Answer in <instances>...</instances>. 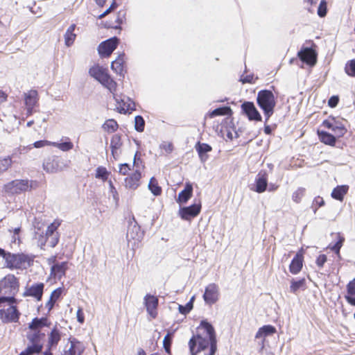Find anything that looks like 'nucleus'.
Segmentation results:
<instances>
[{
	"label": "nucleus",
	"instance_id": "nucleus-4",
	"mask_svg": "<svg viewBox=\"0 0 355 355\" xmlns=\"http://www.w3.org/2000/svg\"><path fill=\"white\" fill-rule=\"evenodd\" d=\"M257 104L263 111L266 122L272 115L276 105L273 93L267 89H263L258 92L257 97Z\"/></svg>",
	"mask_w": 355,
	"mask_h": 355
},
{
	"label": "nucleus",
	"instance_id": "nucleus-5",
	"mask_svg": "<svg viewBox=\"0 0 355 355\" xmlns=\"http://www.w3.org/2000/svg\"><path fill=\"white\" fill-rule=\"evenodd\" d=\"M31 183L28 180H15L6 184L3 190L9 195L19 194L28 191L32 187Z\"/></svg>",
	"mask_w": 355,
	"mask_h": 355
},
{
	"label": "nucleus",
	"instance_id": "nucleus-27",
	"mask_svg": "<svg viewBox=\"0 0 355 355\" xmlns=\"http://www.w3.org/2000/svg\"><path fill=\"white\" fill-rule=\"evenodd\" d=\"M45 336V334L41 331H31L26 335V338L31 344L42 345V341Z\"/></svg>",
	"mask_w": 355,
	"mask_h": 355
},
{
	"label": "nucleus",
	"instance_id": "nucleus-15",
	"mask_svg": "<svg viewBox=\"0 0 355 355\" xmlns=\"http://www.w3.org/2000/svg\"><path fill=\"white\" fill-rule=\"evenodd\" d=\"M70 346L65 349L62 355H82L85 346L76 338L70 340Z\"/></svg>",
	"mask_w": 355,
	"mask_h": 355
},
{
	"label": "nucleus",
	"instance_id": "nucleus-21",
	"mask_svg": "<svg viewBox=\"0 0 355 355\" xmlns=\"http://www.w3.org/2000/svg\"><path fill=\"white\" fill-rule=\"evenodd\" d=\"M276 332V329L272 325H264L259 328L255 335V338L262 339L261 344L263 345L264 338L270 335H272Z\"/></svg>",
	"mask_w": 355,
	"mask_h": 355
},
{
	"label": "nucleus",
	"instance_id": "nucleus-2",
	"mask_svg": "<svg viewBox=\"0 0 355 355\" xmlns=\"http://www.w3.org/2000/svg\"><path fill=\"white\" fill-rule=\"evenodd\" d=\"M89 74L106 87L112 94H114L117 84L111 78L107 69L98 64H94L89 69Z\"/></svg>",
	"mask_w": 355,
	"mask_h": 355
},
{
	"label": "nucleus",
	"instance_id": "nucleus-20",
	"mask_svg": "<svg viewBox=\"0 0 355 355\" xmlns=\"http://www.w3.org/2000/svg\"><path fill=\"white\" fill-rule=\"evenodd\" d=\"M24 103L26 107H35L38 103V93L35 89L29 90L24 93Z\"/></svg>",
	"mask_w": 355,
	"mask_h": 355
},
{
	"label": "nucleus",
	"instance_id": "nucleus-23",
	"mask_svg": "<svg viewBox=\"0 0 355 355\" xmlns=\"http://www.w3.org/2000/svg\"><path fill=\"white\" fill-rule=\"evenodd\" d=\"M49 323L48 319L45 317L40 318H35L28 324V329L31 331H41V329L44 327H48Z\"/></svg>",
	"mask_w": 355,
	"mask_h": 355
},
{
	"label": "nucleus",
	"instance_id": "nucleus-62",
	"mask_svg": "<svg viewBox=\"0 0 355 355\" xmlns=\"http://www.w3.org/2000/svg\"><path fill=\"white\" fill-rule=\"evenodd\" d=\"M253 80V75H248L245 76H242L240 81L243 83H252Z\"/></svg>",
	"mask_w": 355,
	"mask_h": 355
},
{
	"label": "nucleus",
	"instance_id": "nucleus-16",
	"mask_svg": "<svg viewBox=\"0 0 355 355\" xmlns=\"http://www.w3.org/2000/svg\"><path fill=\"white\" fill-rule=\"evenodd\" d=\"M144 304L148 314L153 318H156L157 315V308L158 306V299L154 295H146L144 297Z\"/></svg>",
	"mask_w": 355,
	"mask_h": 355
},
{
	"label": "nucleus",
	"instance_id": "nucleus-51",
	"mask_svg": "<svg viewBox=\"0 0 355 355\" xmlns=\"http://www.w3.org/2000/svg\"><path fill=\"white\" fill-rule=\"evenodd\" d=\"M318 15L320 17H323L327 15V2L325 0H322L318 8Z\"/></svg>",
	"mask_w": 355,
	"mask_h": 355
},
{
	"label": "nucleus",
	"instance_id": "nucleus-1",
	"mask_svg": "<svg viewBox=\"0 0 355 355\" xmlns=\"http://www.w3.org/2000/svg\"><path fill=\"white\" fill-rule=\"evenodd\" d=\"M198 329H203L206 335H193L189 341L191 355H196L201 351L205 355H214L217 350V340L214 327L206 320L200 322Z\"/></svg>",
	"mask_w": 355,
	"mask_h": 355
},
{
	"label": "nucleus",
	"instance_id": "nucleus-40",
	"mask_svg": "<svg viewBox=\"0 0 355 355\" xmlns=\"http://www.w3.org/2000/svg\"><path fill=\"white\" fill-rule=\"evenodd\" d=\"M60 223L59 221L55 220L51 223L48 227L45 232V236L48 238L50 236H52L54 234H56L57 230L60 226Z\"/></svg>",
	"mask_w": 355,
	"mask_h": 355
},
{
	"label": "nucleus",
	"instance_id": "nucleus-26",
	"mask_svg": "<svg viewBox=\"0 0 355 355\" xmlns=\"http://www.w3.org/2000/svg\"><path fill=\"white\" fill-rule=\"evenodd\" d=\"M43 168L48 173L56 172L60 169L59 162L54 157H49L44 162Z\"/></svg>",
	"mask_w": 355,
	"mask_h": 355
},
{
	"label": "nucleus",
	"instance_id": "nucleus-19",
	"mask_svg": "<svg viewBox=\"0 0 355 355\" xmlns=\"http://www.w3.org/2000/svg\"><path fill=\"white\" fill-rule=\"evenodd\" d=\"M141 177V173L138 170H136L133 173L131 174V175L125 178V187L131 189H136L139 186Z\"/></svg>",
	"mask_w": 355,
	"mask_h": 355
},
{
	"label": "nucleus",
	"instance_id": "nucleus-18",
	"mask_svg": "<svg viewBox=\"0 0 355 355\" xmlns=\"http://www.w3.org/2000/svg\"><path fill=\"white\" fill-rule=\"evenodd\" d=\"M254 191L261 193L264 192L268 186V177L266 171H260L255 179Z\"/></svg>",
	"mask_w": 355,
	"mask_h": 355
},
{
	"label": "nucleus",
	"instance_id": "nucleus-25",
	"mask_svg": "<svg viewBox=\"0 0 355 355\" xmlns=\"http://www.w3.org/2000/svg\"><path fill=\"white\" fill-rule=\"evenodd\" d=\"M302 265H303V257L301 254H297L294 257V258L293 259V260L290 264V266H289L290 272L294 275L297 274L302 270Z\"/></svg>",
	"mask_w": 355,
	"mask_h": 355
},
{
	"label": "nucleus",
	"instance_id": "nucleus-63",
	"mask_svg": "<svg viewBox=\"0 0 355 355\" xmlns=\"http://www.w3.org/2000/svg\"><path fill=\"white\" fill-rule=\"evenodd\" d=\"M318 2V0H304V3L307 5V10L310 12H312V10L311 9L310 6L316 4Z\"/></svg>",
	"mask_w": 355,
	"mask_h": 355
},
{
	"label": "nucleus",
	"instance_id": "nucleus-29",
	"mask_svg": "<svg viewBox=\"0 0 355 355\" xmlns=\"http://www.w3.org/2000/svg\"><path fill=\"white\" fill-rule=\"evenodd\" d=\"M347 295L345 297L347 302L349 304L355 306V278L347 285Z\"/></svg>",
	"mask_w": 355,
	"mask_h": 355
},
{
	"label": "nucleus",
	"instance_id": "nucleus-3",
	"mask_svg": "<svg viewBox=\"0 0 355 355\" xmlns=\"http://www.w3.org/2000/svg\"><path fill=\"white\" fill-rule=\"evenodd\" d=\"M34 257L24 253L12 254L8 252L4 266L13 269H26L33 263Z\"/></svg>",
	"mask_w": 355,
	"mask_h": 355
},
{
	"label": "nucleus",
	"instance_id": "nucleus-42",
	"mask_svg": "<svg viewBox=\"0 0 355 355\" xmlns=\"http://www.w3.org/2000/svg\"><path fill=\"white\" fill-rule=\"evenodd\" d=\"M43 348V345H37V344H31L28 345L26 350V352L29 355H33L34 354H39L42 352Z\"/></svg>",
	"mask_w": 355,
	"mask_h": 355
},
{
	"label": "nucleus",
	"instance_id": "nucleus-13",
	"mask_svg": "<svg viewBox=\"0 0 355 355\" xmlns=\"http://www.w3.org/2000/svg\"><path fill=\"white\" fill-rule=\"evenodd\" d=\"M300 59L310 66H313L316 63L317 55L312 49L304 48L297 53Z\"/></svg>",
	"mask_w": 355,
	"mask_h": 355
},
{
	"label": "nucleus",
	"instance_id": "nucleus-44",
	"mask_svg": "<svg viewBox=\"0 0 355 355\" xmlns=\"http://www.w3.org/2000/svg\"><path fill=\"white\" fill-rule=\"evenodd\" d=\"M305 194V189L302 187H299L297 190H295L292 194V199L296 203L300 202L302 198Z\"/></svg>",
	"mask_w": 355,
	"mask_h": 355
},
{
	"label": "nucleus",
	"instance_id": "nucleus-31",
	"mask_svg": "<svg viewBox=\"0 0 355 355\" xmlns=\"http://www.w3.org/2000/svg\"><path fill=\"white\" fill-rule=\"evenodd\" d=\"M76 25L71 24L66 31L64 34V44L67 46H70L74 42L76 35L74 33Z\"/></svg>",
	"mask_w": 355,
	"mask_h": 355
},
{
	"label": "nucleus",
	"instance_id": "nucleus-32",
	"mask_svg": "<svg viewBox=\"0 0 355 355\" xmlns=\"http://www.w3.org/2000/svg\"><path fill=\"white\" fill-rule=\"evenodd\" d=\"M318 136L320 141L324 144L334 146L336 144V137L327 132L318 131Z\"/></svg>",
	"mask_w": 355,
	"mask_h": 355
},
{
	"label": "nucleus",
	"instance_id": "nucleus-46",
	"mask_svg": "<svg viewBox=\"0 0 355 355\" xmlns=\"http://www.w3.org/2000/svg\"><path fill=\"white\" fill-rule=\"evenodd\" d=\"M145 121L141 116H137L135 118V128L138 132H143L144 130Z\"/></svg>",
	"mask_w": 355,
	"mask_h": 355
},
{
	"label": "nucleus",
	"instance_id": "nucleus-6",
	"mask_svg": "<svg viewBox=\"0 0 355 355\" xmlns=\"http://www.w3.org/2000/svg\"><path fill=\"white\" fill-rule=\"evenodd\" d=\"M14 304H9L7 309H0V319L3 323L16 322L18 321L20 313Z\"/></svg>",
	"mask_w": 355,
	"mask_h": 355
},
{
	"label": "nucleus",
	"instance_id": "nucleus-35",
	"mask_svg": "<svg viewBox=\"0 0 355 355\" xmlns=\"http://www.w3.org/2000/svg\"><path fill=\"white\" fill-rule=\"evenodd\" d=\"M232 114V109L230 107H221L216 108L209 113L211 118L216 116L230 115Z\"/></svg>",
	"mask_w": 355,
	"mask_h": 355
},
{
	"label": "nucleus",
	"instance_id": "nucleus-61",
	"mask_svg": "<svg viewBox=\"0 0 355 355\" xmlns=\"http://www.w3.org/2000/svg\"><path fill=\"white\" fill-rule=\"evenodd\" d=\"M77 320L83 324L85 321L84 313L81 308H79L76 313Z\"/></svg>",
	"mask_w": 355,
	"mask_h": 355
},
{
	"label": "nucleus",
	"instance_id": "nucleus-33",
	"mask_svg": "<svg viewBox=\"0 0 355 355\" xmlns=\"http://www.w3.org/2000/svg\"><path fill=\"white\" fill-rule=\"evenodd\" d=\"M306 288L305 279H293L291 282L290 291L296 293L299 290H304Z\"/></svg>",
	"mask_w": 355,
	"mask_h": 355
},
{
	"label": "nucleus",
	"instance_id": "nucleus-50",
	"mask_svg": "<svg viewBox=\"0 0 355 355\" xmlns=\"http://www.w3.org/2000/svg\"><path fill=\"white\" fill-rule=\"evenodd\" d=\"M172 334L168 333L164 338L163 345L167 353H170V347L171 345Z\"/></svg>",
	"mask_w": 355,
	"mask_h": 355
},
{
	"label": "nucleus",
	"instance_id": "nucleus-24",
	"mask_svg": "<svg viewBox=\"0 0 355 355\" xmlns=\"http://www.w3.org/2000/svg\"><path fill=\"white\" fill-rule=\"evenodd\" d=\"M61 339V333L59 329L54 327L49 334L47 347L52 349L57 346Z\"/></svg>",
	"mask_w": 355,
	"mask_h": 355
},
{
	"label": "nucleus",
	"instance_id": "nucleus-10",
	"mask_svg": "<svg viewBox=\"0 0 355 355\" xmlns=\"http://www.w3.org/2000/svg\"><path fill=\"white\" fill-rule=\"evenodd\" d=\"M113 96L118 105L117 108L121 113H126L127 112L135 110V103L130 98L126 96L121 98V96H118L115 93Z\"/></svg>",
	"mask_w": 355,
	"mask_h": 355
},
{
	"label": "nucleus",
	"instance_id": "nucleus-41",
	"mask_svg": "<svg viewBox=\"0 0 355 355\" xmlns=\"http://www.w3.org/2000/svg\"><path fill=\"white\" fill-rule=\"evenodd\" d=\"M109 176V172L105 167L99 166L96 170L95 177L98 179H101L103 181L107 180Z\"/></svg>",
	"mask_w": 355,
	"mask_h": 355
},
{
	"label": "nucleus",
	"instance_id": "nucleus-48",
	"mask_svg": "<svg viewBox=\"0 0 355 355\" xmlns=\"http://www.w3.org/2000/svg\"><path fill=\"white\" fill-rule=\"evenodd\" d=\"M35 239L37 240V245L40 247V248L43 249L45 244L47 243V237L42 232L40 234L38 232L35 233Z\"/></svg>",
	"mask_w": 355,
	"mask_h": 355
},
{
	"label": "nucleus",
	"instance_id": "nucleus-39",
	"mask_svg": "<svg viewBox=\"0 0 355 355\" xmlns=\"http://www.w3.org/2000/svg\"><path fill=\"white\" fill-rule=\"evenodd\" d=\"M12 164V159L8 156L4 158H0V174L6 171Z\"/></svg>",
	"mask_w": 355,
	"mask_h": 355
},
{
	"label": "nucleus",
	"instance_id": "nucleus-28",
	"mask_svg": "<svg viewBox=\"0 0 355 355\" xmlns=\"http://www.w3.org/2000/svg\"><path fill=\"white\" fill-rule=\"evenodd\" d=\"M195 148L198 153V155L202 162H205L207 159V156L205 153L211 151L212 148L207 144L198 142L196 144Z\"/></svg>",
	"mask_w": 355,
	"mask_h": 355
},
{
	"label": "nucleus",
	"instance_id": "nucleus-47",
	"mask_svg": "<svg viewBox=\"0 0 355 355\" xmlns=\"http://www.w3.org/2000/svg\"><path fill=\"white\" fill-rule=\"evenodd\" d=\"M332 131L337 137H340L346 133L347 130L343 125L336 123Z\"/></svg>",
	"mask_w": 355,
	"mask_h": 355
},
{
	"label": "nucleus",
	"instance_id": "nucleus-57",
	"mask_svg": "<svg viewBox=\"0 0 355 355\" xmlns=\"http://www.w3.org/2000/svg\"><path fill=\"white\" fill-rule=\"evenodd\" d=\"M45 146H52V141L46 140L37 141L33 144V146L37 148H42Z\"/></svg>",
	"mask_w": 355,
	"mask_h": 355
},
{
	"label": "nucleus",
	"instance_id": "nucleus-53",
	"mask_svg": "<svg viewBox=\"0 0 355 355\" xmlns=\"http://www.w3.org/2000/svg\"><path fill=\"white\" fill-rule=\"evenodd\" d=\"M59 237L60 235L58 232L53 234L52 236H49L47 242L49 243V246H51V248H54L59 241Z\"/></svg>",
	"mask_w": 355,
	"mask_h": 355
},
{
	"label": "nucleus",
	"instance_id": "nucleus-58",
	"mask_svg": "<svg viewBox=\"0 0 355 355\" xmlns=\"http://www.w3.org/2000/svg\"><path fill=\"white\" fill-rule=\"evenodd\" d=\"M327 256L325 254H320L316 259V264L319 268L323 267L324 263L327 261Z\"/></svg>",
	"mask_w": 355,
	"mask_h": 355
},
{
	"label": "nucleus",
	"instance_id": "nucleus-36",
	"mask_svg": "<svg viewBox=\"0 0 355 355\" xmlns=\"http://www.w3.org/2000/svg\"><path fill=\"white\" fill-rule=\"evenodd\" d=\"M66 139V141L62 143L52 142V146L63 152H67L73 148V144L70 141L69 138H67Z\"/></svg>",
	"mask_w": 355,
	"mask_h": 355
},
{
	"label": "nucleus",
	"instance_id": "nucleus-8",
	"mask_svg": "<svg viewBox=\"0 0 355 355\" xmlns=\"http://www.w3.org/2000/svg\"><path fill=\"white\" fill-rule=\"evenodd\" d=\"M118 39L116 37L108 39L101 42L98 47V51L101 57H108L116 48Z\"/></svg>",
	"mask_w": 355,
	"mask_h": 355
},
{
	"label": "nucleus",
	"instance_id": "nucleus-17",
	"mask_svg": "<svg viewBox=\"0 0 355 355\" xmlns=\"http://www.w3.org/2000/svg\"><path fill=\"white\" fill-rule=\"evenodd\" d=\"M68 269V262L63 261L53 264L51 267V276L54 279L60 280L65 276L66 271Z\"/></svg>",
	"mask_w": 355,
	"mask_h": 355
},
{
	"label": "nucleus",
	"instance_id": "nucleus-64",
	"mask_svg": "<svg viewBox=\"0 0 355 355\" xmlns=\"http://www.w3.org/2000/svg\"><path fill=\"white\" fill-rule=\"evenodd\" d=\"M55 302V301L49 298V301L46 304V307L49 311H50L53 308Z\"/></svg>",
	"mask_w": 355,
	"mask_h": 355
},
{
	"label": "nucleus",
	"instance_id": "nucleus-49",
	"mask_svg": "<svg viewBox=\"0 0 355 355\" xmlns=\"http://www.w3.org/2000/svg\"><path fill=\"white\" fill-rule=\"evenodd\" d=\"M121 146V137L119 135L112 137L110 141V148L115 150H119Z\"/></svg>",
	"mask_w": 355,
	"mask_h": 355
},
{
	"label": "nucleus",
	"instance_id": "nucleus-55",
	"mask_svg": "<svg viewBox=\"0 0 355 355\" xmlns=\"http://www.w3.org/2000/svg\"><path fill=\"white\" fill-rule=\"evenodd\" d=\"M62 293V288H58L55 289L51 294L50 299L57 301L59 297L61 296Z\"/></svg>",
	"mask_w": 355,
	"mask_h": 355
},
{
	"label": "nucleus",
	"instance_id": "nucleus-11",
	"mask_svg": "<svg viewBox=\"0 0 355 355\" xmlns=\"http://www.w3.org/2000/svg\"><path fill=\"white\" fill-rule=\"evenodd\" d=\"M201 210V205L193 204L189 207L181 208L179 211L180 217L187 220H191L192 218L198 215Z\"/></svg>",
	"mask_w": 355,
	"mask_h": 355
},
{
	"label": "nucleus",
	"instance_id": "nucleus-9",
	"mask_svg": "<svg viewBox=\"0 0 355 355\" xmlns=\"http://www.w3.org/2000/svg\"><path fill=\"white\" fill-rule=\"evenodd\" d=\"M143 237V232L141 231L139 225L137 224L134 216H132L129 220V226L127 232V239L128 241L135 240L139 241Z\"/></svg>",
	"mask_w": 355,
	"mask_h": 355
},
{
	"label": "nucleus",
	"instance_id": "nucleus-14",
	"mask_svg": "<svg viewBox=\"0 0 355 355\" xmlns=\"http://www.w3.org/2000/svg\"><path fill=\"white\" fill-rule=\"evenodd\" d=\"M243 112L247 115L250 121H261V116L252 102H245L242 104Z\"/></svg>",
	"mask_w": 355,
	"mask_h": 355
},
{
	"label": "nucleus",
	"instance_id": "nucleus-54",
	"mask_svg": "<svg viewBox=\"0 0 355 355\" xmlns=\"http://www.w3.org/2000/svg\"><path fill=\"white\" fill-rule=\"evenodd\" d=\"M131 170L130 165L128 164H119V172L123 175H125Z\"/></svg>",
	"mask_w": 355,
	"mask_h": 355
},
{
	"label": "nucleus",
	"instance_id": "nucleus-38",
	"mask_svg": "<svg viewBox=\"0 0 355 355\" xmlns=\"http://www.w3.org/2000/svg\"><path fill=\"white\" fill-rule=\"evenodd\" d=\"M103 128L105 130L111 133L117 130L118 124L114 119H108L103 123Z\"/></svg>",
	"mask_w": 355,
	"mask_h": 355
},
{
	"label": "nucleus",
	"instance_id": "nucleus-52",
	"mask_svg": "<svg viewBox=\"0 0 355 355\" xmlns=\"http://www.w3.org/2000/svg\"><path fill=\"white\" fill-rule=\"evenodd\" d=\"M338 241L333 245L331 246L330 248L334 251L337 254H339L340 249L343 245V243L344 241V238L340 236L339 234L338 235Z\"/></svg>",
	"mask_w": 355,
	"mask_h": 355
},
{
	"label": "nucleus",
	"instance_id": "nucleus-7",
	"mask_svg": "<svg viewBox=\"0 0 355 355\" xmlns=\"http://www.w3.org/2000/svg\"><path fill=\"white\" fill-rule=\"evenodd\" d=\"M219 287L214 283L209 284L205 287L203 300L207 304L212 305L219 299Z\"/></svg>",
	"mask_w": 355,
	"mask_h": 355
},
{
	"label": "nucleus",
	"instance_id": "nucleus-34",
	"mask_svg": "<svg viewBox=\"0 0 355 355\" xmlns=\"http://www.w3.org/2000/svg\"><path fill=\"white\" fill-rule=\"evenodd\" d=\"M111 69L117 74L121 75L123 71V60L119 56L111 64Z\"/></svg>",
	"mask_w": 355,
	"mask_h": 355
},
{
	"label": "nucleus",
	"instance_id": "nucleus-37",
	"mask_svg": "<svg viewBox=\"0 0 355 355\" xmlns=\"http://www.w3.org/2000/svg\"><path fill=\"white\" fill-rule=\"evenodd\" d=\"M148 189L154 196H159L162 193V188L158 185V182L154 177L150 180Z\"/></svg>",
	"mask_w": 355,
	"mask_h": 355
},
{
	"label": "nucleus",
	"instance_id": "nucleus-12",
	"mask_svg": "<svg viewBox=\"0 0 355 355\" xmlns=\"http://www.w3.org/2000/svg\"><path fill=\"white\" fill-rule=\"evenodd\" d=\"M44 285L43 283L33 284L30 287H26L23 293L24 297H33L37 301L42 300Z\"/></svg>",
	"mask_w": 355,
	"mask_h": 355
},
{
	"label": "nucleus",
	"instance_id": "nucleus-45",
	"mask_svg": "<svg viewBox=\"0 0 355 355\" xmlns=\"http://www.w3.org/2000/svg\"><path fill=\"white\" fill-rule=\"evenodd\" d=\"M194 297H192L191 299L189 302L186 304V305H179L178 306V310L179 312L183 315H186L188 313L191 311V310L193 309V301Z\"/></svg>",
	"mask_w": 355,
	"mask_h": 355
},
{
	"label": "nucleus",
	"instance_id": "nucleus-43",
	"mask_svg": "<svg viewBox=\"0 0 355 355\" xmlns=\"http://www.w3.org/2000/svg\"><path fill=\"white\" fill-rule=\"evenodd\" d=\"M346 73L352 77H355V59L347 62L345 67Z\"/></svg>",
	"mask_w": 355,
	"mask_h": 355
},
{
	"label": "nucleus",
	"instance_id": "nucleus-56",
	"mask_svg": "<svg viewBox=\"0 0 355 355\" xmlns=\"http://www.w3.org/2000/svg\"><path fill=\"white\" fill-rule=\"evenodd\" d=\"M324 204V201L322 197L317 196L314 198L313 202V207H315V211L317 210L318 207L323 206Z\"/></svg>",
	"mask_w": 355,
	"mask_h": 355
},
{
	"label": "nucleus",
	"instance_id": "nucleus-22",
	"mask_svg": "<svg viewBox=\"0 0 355 355\" xmlns=\"http://www.w3.org/2000/svg\"><path fill=\"white\" fill-rule=\"evenodd\" d=\"M193 194V186L190 183H187L184 189L178 194V202L179 203H186L191 198Z\"/></svg>",
	"mask_w": 355,
	"mask_h": 355
},
{
	"label": "nucleus",
	"instance_id": "nucleus-60",
	"mask_svg": "<svg viewBox=\"0 0 355 355\" xmlns=\"http://www.w3.org/2000/svg\"><path fill=\"white\" fill-rule=\"evenodd\" d=\"M160 147L168 153H170L173 150V145L171 143L164 142L161 144Z\"/></svg>",
	"mask_w": 355,
	"mask_h": 355
},
{
	"label": "nucleus",
	"instance_id": "nucleus-30",
	"mask_svg": "<svg viewBox=\"0 0 355 355\" xmlns=\"http://www.w3.org/2000/svg\"><path fill=\"white\" fill-rule=\"evenodd\" d=\"M347 185L337 186L331 192V197L336 200L343 201L345 195L347 193Z\"/></svg>",
	"mask_w": 355,
	"mask_h": 355
},
{
	"label": "nucleus",
	"instance_id": "nucleus-59",
	"mask_svg": "<svg viewBox=\"0 0 355 355\" xmlns=\"http://www.w3.org/2000/svg\"><path fill=\"white\" fill-rule=\"evenodd\" d=\"M338 96H333L329 98L328 104L331 107H335L338 105Z\"/></svg>",
	"mask_w": 355,
	"mask_h": 355
}]
</instances>
